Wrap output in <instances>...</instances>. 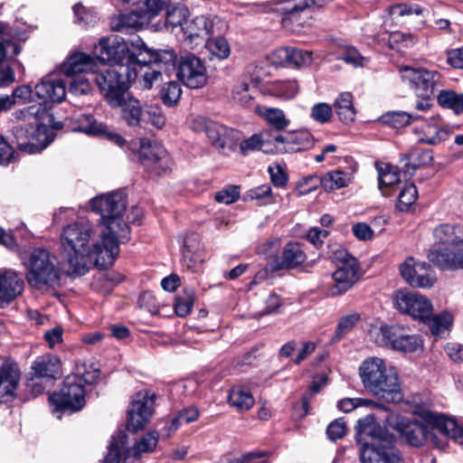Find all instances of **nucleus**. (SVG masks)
<instances>
[{"instance_id":"aec40b11","label":"nucleus","mask_w":463,"mask_h":463,"mask_svg":"<svg viewBox=\"0 0 463 463\" xmlns=\"http://www.w3.org/2000/svg\"><path fill=\"white\" fill-rule=\"evenodd\" d=\"M400 273L408 284L417 288H431L437 281L435 271L426 262L407 258L400 266Z\"/></svg>"},{"instance_id":"cd10ccee","label":"nucleus","mask_w":463,"mask_h":463,"mask_svg":"<svg viewBox=\"0 0 463 463\" xmlns=\"http://www.w3.org/2000/svg\"><path fill=\"white\" fill-rule=\"evenodd\" d=\"M68 121L74 132H82L89 136L106 133L107 125L98 121L91 114L74 113L68 118Z\"/></svg>"},{"instance_id":"2eb2a0df","label":"nucleus","mask_w":463,"mask_h":463,"mask_svg":"<svg viewBox=\"0 0 463 463\" xmlns=\"http://www.w3.org/2000/svg\"><path fill=\"white\" fill-rule=\"evenodd\" d=\"M52 404L56 410L67 409L71 411H79L85 405L84 385L81 384L76 376L68 375L63 382L60 392L52 393L49 397Z\"/></svg>"},{"instance_id":"4c0bfd02","label":"nucleus","mask_w":463,"mask_h":463,"mask_svg":"<svg viewBox=\"0 0 463 463\" xmlns=\"http://www.w3.org/2000/svg\"><path fill=\"white\" fill-rule=\"evenodd\" d=\"M345 172L343 170H333L322 176V187L326 192H332L349 185L353 181V173Z\"/></svg>"},{"instance_id":"864d4df0","label":"nucleus","mask_w":463,"mask_h":463,"mask_svg":"<svg viewBox=\"0 0 463 463\" xmlns=\"http://www.w3.org/2000/svg\"><path fill=\"white\" fill-rule=\"evenodd\" d=\"M182 94V89L176 81H169L165 84L160 91L162 102L167 107L177 104Z\"/></svg>"},{"instance_id":"393cba45","label":"nucleus","mask_w":463,"mask_h":463,"mask_svg":"<svg viewBox=\"0 0 463 463\" xmlns=\"http://www.w3.org/2000/svg\"><path fill=\"white\" fill-rule=\"evenodd\" d=\"M127 436L124 432H118L117 436L112 437L109 451L102 463H120L121 452L126 455L123 463H139L138 452L136 449L126 450Z\"/></svg>"},{"instance_id":"a878e982","label":"nucleus","mask_w":463,"mask_h":463,"mask_svg":"<svg viewBox=\"0 0 463 463\" xmlns=\"http://www.w3.org/2000/svg\"><path fill=\"white\" fill-rule=\"evenodd\" d=\"M384 431L376 422L373 415H367L360 419L356 425V441L362 445L361 449L365 447H375L369 439H383Z\"/></svg>"},{"instance_id":"423d86ee","label":"nucleus","mask_w":463,"mask_h":463,"mask_svg":"<svg viewBox=\"0 0 463 463\" xmlns=\"http://www.w3.org/2000/svg\"><path fill=\"white\" fill-rule=\"evenodd\" d=\"M91 210L100 215V223L105 227L109 238H113L118 245L129 240V227L122 220L126 211V201L122 194L112 192L99 194L90 202Z\"/></svg>"},{"instance_id":"39448f33","label":"nucleus","mask_w":463,"mask_h":463,"mask_svg":"<svg viewBox=\"0 0 463 463\" xmlns=\"http://www.w3.org/2000/svg\"><path fill=\"white\" fill-rule=\"evenodd\" d=\"M434 246L428 258L440 269H463V229L441 224L433 232Z\"/></svg>"},{"instance_id":"c9c22d12","label":"nucleus","mask_w":463,"mask_h":463,"mask_svg":"<svg viewBox=\"0 0 463 463\" xmlns=\"http://www.w3.org/2000/svg\"><path fill=\"white\" fill-rule=\"evenodd\" d=\"M255 112L276 130H283L289 126V119L280 109L257 106Z\"/></svg>"},{"instance_id":"c756f323","label":"nucleus","mask_w":463,"mask_h":463,"mask_svg":"<svg viewBox=\"0 0 463 463\" xmlns=\"http://www.w3.org/2000/svg\"><path fill=\"white\" fill-rule=\"evenodd\" d=\"M96 61L90 55L77 52L71 55L62 64L61 71L66 76H73L82 72L95 73Z\"/></svg>"},{"instance_id":"603ef678","label":"nucleus","mask_w":463,"mask_h":463,"mask_svg":"<svg viewBox=\"0 0 463 463\" xmlns=\"http://www.w3.org/2000/svg\"><path fill=\"white\" fill-rule=\"evenodd\" d=\"M418 197V191L413 184H404L398 194L397 208L403 212L411 206Z\"/></svg>"},{"instance_id":"9b49d317","label":"nucleus","mask_w":463,"mask_h":463,"mask_svg":"<svg viewBox=\"0 0 463 463\" xmlns=\"http://www.w3.org/2000/svg\"><path fill=\"white\" fill-rule=\"evenodd\" d=\"M337 269L332 274L334 284L328 288V295L339 296L348 291L359 279V265L357 260L345 249L335 253Z\"/></svg>"},{"instance_id":"49530a36","label":"nucleus","mask_w":463,"mask_h":463,"mask_svg":"<svg viewBox=\"0 0 463 463\" xmlns=\"http://www.w3.org/2000/svg\"><path fill=\"white\" fill-rule=\"evenodd\" d=\"M437 100L441 107L452 109L456 114L463 112V94L443 90L438 94Z\"/></svg>"},{"instance_id":"4d7b16f0","label":"nucleus","mask_w":463,"mask_h":463,"mask_svg":"<svg viewBox=\"0 0 463 463\" xmlns=\"http://www.w3.org/2000/svg\"><path fill=\"white\" fill-rule=\"evenodd\" d=\"M442 427L444 435H446V447L449 439L463 445V427L459 426L454 419L445 416Z\"/></svg>"},{"instance_id":"09e8293b","label":"nucleus","mask_w":463,"mask_h":463,"mask_svg":"<svg viewBox=\"0 0 463 463\" xmlns=\"http://www.w3.org/2000/svg\"><path fill=\"white\" fill-rule=\"evenodd\" d=\"M70 376H76L83 385L92 384L99 378V370L91 364L80 363L76 364L74 373Z\"/></svg>"},{"instance_id":"4be33fe9","label":"nucleus","mask_w":463,"mask_h":463,"mask_svg":"<svg viewBox=\"0 0 463 463\" xmlns=\"http://www.w3.org/2000/svg\"><path fill=\"white\" fill-rule=\"evenodd\" d=\"M219 23L217 17L196 16L185 22L184 27H182L184 39L189 44L198 45L216 33Z\"/></svg>"},{"instance_id":"412c9836","label":"nucleus","mask_w":463,"mask_h":463,"mask_svg":"<svg viewBox=\"0 0 463 463\" xmlns=\"http://www.w3.org/2000/svg\"><path fill=\"white\" fill-rule=\"evenodd\" d=\"M275 154L298 153L314 146L312 134L306 129L287 131L274 136Z\"/></svg>"},{"instance_id":"de8ad7c7","label":"nucleus","mask_w":463,"mask_h":463,"mask_svg":"<svg viewBox=\"0 0 463 463\" xmlns=\"http://www.w3.org/2000/svg\"><path fill=\"white\" fill-rule=\"evenodd\" d=\"M146 61L139 60L138 65H137V72L141 73V84L145 89H151L153 84L162 77V72L154 67L148 65Z\"/></svg>"},{"instance_id":"0e129e2a","label":"nucleus","mask_w":463,"mask_h":463,"mask_svg":"<svg viewBox=\"0 0 463 463\" xmlns=\"http://www.w3.org/2000/svg\"><path fill=\"white\" fill-rule=\"evenodd\" d=\"M200 250V239L198 234L190 233L187 234L184 240L183 244V256L184 259L193 260L194 256Z\"/></svg>"},{"instance_id":"c85d7f7f","label":"nucleus","mask_w":463,"mask_h":463,"mask_svg":"<svg viewBox=\"0 0 463 463\" xmlns=\"http://www.w3.org/2000/svg\"><path fill=\"white\" fill-rule=\"evenodd\" d=\"M451 135L449 127L440 124L439 117H432L421 129L419 141L424 144L436 146L447 140Z\"/></svg>"},{"instance_id":"79ce46f5","label":"nucleus","mask_w":463,"mask_h":463,"mask_svg":"<svg viewBox=\"0 0 463 463\" xmlns=\"http://www.w3.org/2000/svg\"><path fill=\"white\" fill-rule=\"evenodd\" d=\"M431 334L437 337H445L452 326L453 318L451 314L443 312L436 316H430L427 319Z\"/></svg>"},{"instance_id":"052dcab7","label":"nucleus","mask_w":463,"mask_h":463,"mask_svg":"<svg viewBox=\"0 0 463 463\" xmlns=\"http://www.w3.org/2000/svg\"><path fill=\"white\" fill-rule=\"evenodd\" d=\"M199 417V410L195 406L183 409L173 418V430H177L184 423L195 421Z\"/></svg>"},{"instance_id":"f3484780","label":"nucleus","mask_w":463,"mask_h":463,"mask_svg":"<svg viewBox=\"0 0 463 463\" xmlns=\"http://www.w3.org/2000/svg\"><path fill=\"white\" fill-rule=\"evenodd\" d=\"M110 108L119 110L120 118L129 128L140 127L145 116L143 106L130 92L114 95L109 99Z\"/></svg>"},{"instance_id":"7c9ffc66","label":"nucleus","mask_w":463,"mask_h":463,"mask_svg":"<svg viewBox=\"0 0 463 463\" xmlns=\"http://www.w3.org/2000/svg\"><path fill=\"white\" fill-rule=\"evenodd\" d=\"M240 149L243 155L257 150L265 154H275L274 136H271L269 132L254 134L241 142Z\"/></svg>"},{"instance_id":"a19ab883","label":"nucleus","mask_w":463,"mask_h":463,"mask_svg":"<svg viewBox=\"0 0 463 463\" xmlns=\"http://www.w3.org/2000/svg\"><path fill=\"white\" fill-rule=\"evenodd\" d=\"M335 109L341 121L352 122L355 117V109L353 105V96L350 92L342 93L335 101Z\"/></svg>"},{"instance_id":"774afa93","label":"nucleus","mask_w":463,"mask_h":463,"mask_svg":"<svg viewBox=\"0 0 463 463\" xmlns=\"http://www.w3.org/2000/svg\"><path fill=\"white\" fill-rule=\"evenodd\" d=\"M339 59L355 67L364 66L365 59L354 48L347 46L339 55Z\"/></svg>"},{"instance_id":"b1692460","label":"nucleus","mask_w":463,"mask_h":463,"mask_svg":"<svg viewBox=\"0 0 463 463\" xmlns=\"http://www.w3.org/2000/svg\"><path fill=\"white\" fill-rule=\"evenodd\" d=\"M34 91L45 106L47 101L61 103L66 97V84L61 79L47 77L35 85Z\"/></svg>"},{"instance_id":"473e14b6","label":"nucleus","mask_w":463,"mask_h":463,"mask_svg":"<svg viewBox=\"0 0 463 463\" xmlns=\"http://www.w3.org/2000/svg\"><path fill=\"white\" fill-rule=\"evenodd\" d=\"M277 56L284 66L301 68L310 65L312 53L297 48L285 47L277 50Z\"/></svg>"},{"instance_id":"ddd939ff","label":"nucleus","mask_w":463,"mask_h":463,"mask_svg":"<svg viewBox=\"0 0 463 463\" xmlns=\"http://www.w3.org/2000/svg\"><path fill=\"white\" fill-rule=\"evenodd\" d=\"M399 71L402 79L411 84L420 98H431L437 88L442 86V77L436 71L404 66Z\"/></svg>"},{"instance_id":"6e6552de","label":"nucleus","mask_w":463,"mask_h":463,"mask_svg":"<svg viewBox=\"0 0 463 463\" xmlns=\"http://www.w3.org/2000/svg\"><path fill=\"white\" fill-rule=\"evenodd\" d=\"M137 77V68L119 64L99 71L93 80L99 86L105 100L109 104V99L114 95H122L128 91V83Z\"/></svg>"},{"instance_id":"e433bc0d","label":"nucleus","mask_w":463,"mask_h":463,"mask_svg":"<svg viewBox=\"0 0 463 463\" xmlns=\"http://www.w3.org/2000/svg\"><path fill=\"white\" fill-rule=\"evenodd\" d=\"M32 369L37 378L53 379L59 373L60 360L57 356H42L33 362Z\"/></svg>"},{"instance_id":"7ed1b4c3","label":"nucleus","mask_w":463,"mask_h":463,"mask_svg":"<svg viewBox=\"0 0 463 463\" xmlns=\"http://www.w3.org/2000/svg\"><path fill=\"white\" fill-rule=\"evenodd\" d=\"M420 417L421 420L392 415L388 418V422L398 433L400 440L410 447L422 448L430 445L440 450L445 449L446 435L442 427L445 415L423 411Z\"/></svg>"},{"instance_id":"6e6d98bb","label":"nucleus","mask_w":463,"mask_h":463,"mask_svg":"<svg viewBox=\"0 0 463 463\" xmlns=\"http://www.w3.org/2000/svg\"><path fill=\"white\" fill-rule=\"evenodd\" d=\"M205 42L209 52L219 59H226L230 55V45L225 38L210 36Z\"/></svg>"},{"instance_id":"f257e3e1","label":"nucleus","mask_w":463,"mask_h":463,"mask_svg":"<svg viewBox=\"0 0 463 463\" xmlns=\"http://www.w3.org/2000/svg\"><path fill=\"white\" fill-rule=\"evenodd\" d=\"M60 240L70 276L84 275L91 266L107 269L119 254L117 241L106 232H97L94 224L86 219L66 225Z\"/></svg>"},{"instance_id":"2f4dec72","label":"nucleus","mask_w":463,"mask_h":463,"mask_svg":"<svg viewBox=\"0 0 463 463\" xmlns=\"http://www.w3.org/2000/svg\"><path fill=\"white\" fill-rule=\"evenodd\" d=\"M19 371L8 363L0 364V398L12 399L17 388L19 381Z\"/></svg>"},{"instance_id":"bb28decb","label":"nucleus","mask_w":463,"mask_h":463,"mask_svg":"<svg viewBox=\"0 0 463 463\" xmlns=\"http://www.w3.org/2000/svg\"><path fill=\"white\" fill-rule=\"evenodd\" d=\"M362 463H403L402 453L394 448L365 447L360 449Z\"/></svg>"},{"instance_id":"4468645a","label":"nucleus","mask_w":463,"mask_h":463,"mask_svg":"<svg viewBox=\"0 0 463 463\" xmlns=\"http://www.w3.org/2000/svg\"><path fill=\"white\" fill-rule=\"evenodd\" d=\"M137 155L144 167L156 175H161L171 170V158L165 148L156 141L141 139Z\"/></svg>"},{"instance_id":"69168bd1","label":"nucleus","mask_w":463,"mask_h":463,"mask_svg":"<svg viewBox=\"0 0 463 463\" xmlns=\"http://www.w3.org/2000/svg\"><path fill=\"white\" fill-rule=\"evenodd\" d=\"M319 185L322 186V177L317 175H309L303 178L297 185L298 195H307L315 191Z\"/></svg>"},{"instance_id":"bf43d9fd","label":"nucleus","mask_w":463,"mask_h":463,"mask_svg":"<svg viewBox=\"0 0 463 463\" xmlns=\"http://www.w3.org/2000/svg\"><path fill=\"white\" fill-rule=\"evenodd\" d=\"M69 91L74 96L89 95L92 91V85L90 79L79 75L71 80Z\"/></svg>"},{"instance_id":"ea45409f","label":"nucleus","mask_w":463,"mask_h":463,"mask_svg":"<svg viewBox=\"0 0 463 463\" xmlns=\"http://www.w3.org/2000/svg\"><path fill=\"white\" fill-rule=\"evenodd\" d=\"M228 403L239 411L250 410L255 403V400L250 392L242 387H233L228 396Z\"/></svg>"},{"instance_id":"20e7f679","label":"nucleus","mask_w":463,"mask_h":463,"mask_svg":"<svg viewBox=\"0 0 463 463\" xmlns=\"http://www.w3.org/2000/svg\"><path fill=\"white\" fill-rule=\"evenodd\" d=\"M359 376L364 387L388 402L402 399L396 369L379 357L365 359L359 367Z\"/></svg>"},{"instance_id":"e2e57ef3","label":"nucleus","mask_w":463,"mask_h":463,"mask_svg":"<svg viewBox=\"0 0 463 463\" xmlns=\"http://www.w3.org/2000/svg\"><path fill=\"white\" fill-rule=\"evenodd\" d=\"M389 13L393 17H402L405 15H421L423 8L418 5L398 4L389 8Z\"/></svg>"},{"instance_id":"72a5a7b5","label":"nucleus","mask_w":463,"mask_h":463,"mask_svg":"<svg viewBox=\"0 0 463 463\" xmlns=\"http://www.w3.org/2000/svg\"><path fill=\"white\" fill-rule=\"evenodd\" d=\"M379 189L383 194L389 196L395 186L401 184L400 171L396 166L388 164H377Z\"/></svg>"},{"instance_id":"8fccbe9b","label":"nucleus","mask_w":463,"mask_h":463,"mask_svg":"<svg viewBox=\"0 0 463 463\" xmlns=\"http://www.w3.org/2000/svg\"><path fill=\"white\" fill-rule=\"evenodd\" d=\"M254 89L255 85L250 86L246 81H239L233 87L232 99L242 106H246L254 98L256 92Z\"/></svg>"},{"instance_id":"5701e85b","label":"nucleus","mask_w":463,"mask_h":463,"mask_svg":"<svg viewBox=\"0 0 463 463\" xmlns=\"http://www.w3.org/2000/svg\"><path fill=\"white\" fill-rule=\"evenodd\" d=\"M21 274L14 269L0 270V307L9 304L24 291Z\"/></svg>"},{"instance_id":"3c124183","label":"nucleus","mask_w":463,"mask_h":463,"mask_svg":"<svg viewBox=\"0 0 463 463\" xmlns=\"http://www.w3.org/2000/svg\"><path fill=\"white\" fill-rule=\"evenodd\" d=\"M270 91L277 97L292 99L298 92V85L296 80H277L271 84Z\"/></svg>"},{"instance_id":"c03bdc74","label":"nucleus","mask_w":463,"mask_h":463,"mask_svg":"<svg viewBox=\"0 0 463 463\" xmlns=\"http://www.w3.org/2000/svg\"><path fill=\"white\" fill-rule=\"evenodd\" d=\"M188 15L189 10L185 6H174L166 13L165 27L172 33H176L177 29L182 32V27H184Z\"/></svg>"},{"instance_id":"a211bd4d","label":"nucleus","mask_w":463,"mask_h":463,"mask_svg":"<svg viewBox=\"0 0 463 463\" xmlns=\"http://www.w3.org/2000/svg\"><path fill=\"white\" fill-rule=\"evenodd\" d=\"M397 309L424 323L432 315L431 302L418 293L399 291L394 298Z\"/></svg>"},{"instance_id":"5fc2aeb1","label":"nucleus","mask_w":463,"mask_h":463,"mask_svg":"<svg viewBox=\"0 0 463 463\" xmlns=\"http://www.w3.org/2000/svg\"><path fill=\"white\" fill-rule=\"evenodd\" d=\"M420 116L417 113L405 111H394L385 116V121L394 128H400L409 125L411 121L419 120Z\"/></svg>"},{"instance_id":"1a4fd4ad","label":"nucleus","mask_w":463,"mask_h":463,"mask_svg":"<svg viewBox=\"0 0 463 463\" xmlns=\"http://www.w3.org/2000/svg\"><path fill=\"white\" fill-rule=\"evenodd\" d=\"M94 51L100 61L111 63L112 66L125 64L137 68L139 63V59L131 52L128 43L118 35L111 34L100 38L95 44Z\"/></svg>"},{"instance_id":"338daca9","label":"nucleus","mask_w":463,"mask_h":463,"mask_svg":"<svg viewBox=\"0 0 463 463\" xmlns=\"http://www.w3.org/2000/svg\"><path fill=\"white\" fill-rule=\"evenodd\" d=\"M332 115L331 106L324 102L315 104L311 109L312 118L321 124L328 122Z\"/></svg>"},{"instance_id":"0eeeda50","label":"nucleus","mask_w":463,"mask_h":463,"mask_svg":"<svg viewBox=\"0 0 463 463\" xmlns=\"http://www.w3.org/2000/svg\"><path fill=\"white\" fill-rule=\"evenodd\" d=\"M29 285L37 289L55 288L60 284L61 273L56 257L44 248L33 249L23 260Z\"/></svg>"},{"instance_id":"6ab92c4d","label":"nucleus","mask_w":463,"mask_h":463,"mask_svg":"<svg viewBox=\"0 0 463 463\" xmlns=\"http://www.w3.org/2000/svg\"><path fill=\"white\" fill-rule=\"evenodd\" d=\"M178 79L191 89H199L207 82L204 62L194 54L181 57L176 73Z\"/></svg>"},{"instance_id":"58836bf2","label":"nucleus","mask_w":463,"mask_h":463,"mask_svg":"<svg viewBox=\"0 0 463 463\" xmlns=\"http://www.w3.org/2000/svg\"><path fill=\"white\" fill-rule=\"evenodd\" d=\"M142 50L149 55V64L160 67H165V71L167 72L175 68L176 61V54L173 50H151L145 43H142Z\"/></svg>"},{"instance_id":"f03ea898","label":"nucleus","mask_w":463,"mask_h":463,"mask_svg":"<svg viewBox=\"0 0 463 463\" xmlns=\"http://www.w3.org/2000/svg\"><path fill=\"white\" fill-rule=\"evenodd\" d=\"M13 117L22 123L13 128V135L18 148L27 154H35L45 149L53 140L52 129L60 128L53 116L42 103L18 109Z\"/></svg>"},{"instance_id":"dca6fc26","label":"nucleus","mask_w":463,"mask_h":463,"mask_svg":"<svg viewBox=\"0 0 463 463\" xmlns=\"http://www.w3.org/2000/svg\"><path fill=\"white\" fill-rule=\"evenodd\" d=\"M156 394L149 391L137 392L128 411V429L131 431L142 430L149 421L155 404Z\"/></svg>"},{"instance_id":"a18cd8bd","label":"nucleus","mask_w":463,"mask_h":463,"mask_svg":"<svg viewBox=\"0 0 463 463\" xmlns=\"http://www.w3.org/2000/svg\"><path fill=\"white\" fill-rule=\"evenodd\" d=\"M402 161H404L406 171L410 170V165L412 170H415L420 165H429L432 161V156L428 150L412 148L402 156Z\"/></svg>"},{"instance_id":"9d476101","label":"nucleus","mask_w":463,"mask_h":463,"mask_svg":"<svg viewBox=\"0 0 463 463\" xmlns=\"http://www.w3.org/2000/svg\"><path fill=\"white\" fill-rule=\"evenodd\" d=\"M190 126L195 132L205 133L212 145L221 151L233 150L241 137L238 130L227 128L203 116L194 118Z\"/></svg>"},{"instance_id":"37998d69","label":"nucleus","mask_w":463,"mask_h":463,"mask_svg":"<svg viewBox=\"0 0 463 463\" xmlns=\"http://www.w3.org/2000/svg\"><path fill=\"white\" fill-rule=\"evenodd\" d=\"M360 321L361 315L356 311L342 316L338 319L332 340L337 342L342 339L350 333Z\"/></svg>"},{"instance_id":"f8f14e48","label":"nucleus","mask_w":463,"mask_h":463,"mask_svg":"<svg viewBox=\"0 0 463 463\" xmlns=\"http://www.w3.org/2000/svg\"><path fill=\"white\" fill-rule=\"evenodd\" d=\"M371 337L380 346H390L402 353H413L422 348L419 335L404 334L399 326H382L371 332Z\"/></svg>"},{"instance_id":"680f3d73","label":"nucleus","mask_w":463,"mask_h":463,"mask_svg":"<svg viewBox=\"0 0 463 463\" xmlns=\"http://www.w3.org/2000/svg\"><path fill=\"white\" fill-rule=\"evenodd\" d=\"M141 26L139 16L136 13H128L120 14L118 23L112 25L116 31L123 32L128 28H137Z\"/></svg>"},{"instance_id":"f704fd0d","label":"nucleus","mask_w":463,"mask_h":463,"mask_svg":"<svg viewBox=\"0 0 463 463\" xmlns=\"http://www.w3.org/2000/svg\"><path fill=\"white\" fill-rule=\"evenodd\" d=\"M307 260L302 246L297 242H288L282 251V259L279 264V269H294L303 264Z\"/></svg>"},{"instance_id":"13d9d810","label":"nucleus","mask_w":463,"mask_h":463,"mask_svg":"<svg viewBox=\"0 0 463 463\" xmlns=\"http://www.w3.org/2000/svg\"><path fill=\"white\" fill-rule=\"evenodd\" d=\"M194 300V293L193 290H187L183 296L177 297L175 303L176 315L181 317L187 316L192 310Z\"/></svg>"}]
</instances>
